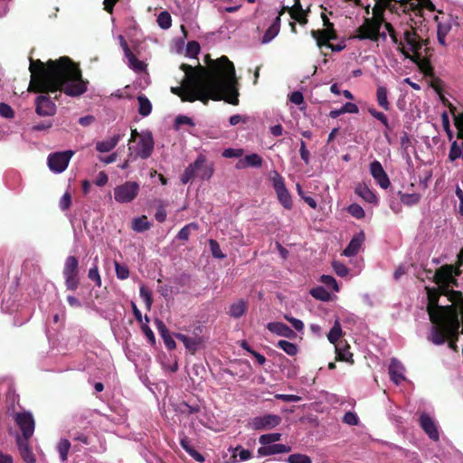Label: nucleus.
I'll return each instance as SVG.
<instances>
[{"mask_svg":"<svg viewBox=\"0 0 463 463\" xmlns=\"http://www.w3.org/2000/svg\"><path fill=\"white\" fill-rule=\"evenodd\" d=\"M180 68L184 77L181 86L172 87L171 92L183 101L200 100L207 104L210 99H223L232 105L239 104L235 68L226 56L211 60L207 68L187 64Z\"/></svg>","mask_w":463,"mask_h":463,"instance_id":"f257e3e1","label":"nucleus"},{"mask_svg":"<svg viewBox=\"0 0 463 463\" xmlns=\"http://www.w3.org/2000/svg\"><path fill=\"white\" fill-rule=\"evenodd\" d=\"M31 81L29 90L36 92L63 90L68 96H80L87 90L80 69L68 58L50 60L46 66L40 60H30Z\"/></svg>","mask_w":463,"mask_h":463,"instance_id":"f03ea898","label":"nucleus"},{"mask_svg":"<svg viewBox=\"0 0 463 463\" xmlns=\"http://www.w3.org/2000/svg\"><path fill=\"white\" fill-rule=\"evenodd\" d=\"M427 311L433 326H431L429 339L434 345H439L449 340V346L457 351V340L462 325L463 318L458 317V310L453 305L439 304L438 294L435 290H429V304Z\"/></svg>","mask_w":463,"mask_h":463,"instance_id":"7ed1b4c3","label":"nucleus"},{"mask_svg":"<svg viewBox=\"0 0 463 463\" xmlns=\"http://www.w3.org/2000/svg\"><path fill=\"white\" fill-rule=\"evenodd\" d=\"M380 2L383 5L384 9L388 8L392 12H395L397 14L403 13L406 14L409 12H416L420 8V0H401L397 2L396 0H389V4L385 5L381 0ZM408 17L404 15L402 21L400 23L399 26L396 30H399L400 35L403 36L404 44L406 47H403V54L406 57L410 56V53H418V52L421 49L422 43L416 33L414 29L411 24H408Z\"/></svg>","mask_w":463,"mask_h":463,"instance_id":"20e7f679","label":"nucleus"},{"mask_svg":"<svg viewBox=\"0 0 463 463\" xmlns=\"http://www.w3.org/2000/svg\"><path fill=\"white\" fill-rule=\"evenodd\" d=\"M384 7L380 2L377 0L375 5L373 8V17L366 18L364 24L358 28L356 38L360 40H372L376 42L380 37V28L383 24H384L385 29L387 30L390 37L392 42L398 44L401 47L402 52H403V47H406L405 44L400 41V31L396 30L394 25L392 23L386 22L384 18Z\"/></svg>","mask_w":463,"mask_h":463,"instance_id":"39448f33","label":"nucleus"},{"mask_svg":"<svg viewBox=\"0 0 463 463\" xmlns=\"http://www.w3.org/2000/svg\"><path fill=\"white\" fill-rule=\"evenodd\" d=\"M154 149V139L149 131L137 132V129L131 130V137L128 145V157L134 156L143 159L148 158Z\"/></svg>","mask_w":463,"mask_h":463,"instance_id":"423d86ee","label":"nucleus"},{"mask_svg":"<svg viewBox=\"0 0 463 463\" xmlns=\"http://www.w3.org/2000/svg\"><path fill=\"white\" fill-rule=\"evenodd\" d=\"M214 172L213 164H208L203 155H199L195 161L190 164L181 175V182L185 184L194 178L209 180Z\"/></svg>","mask_w":463,"mask_h":463,"instance_id":"0eeeda50","label":"nucleus"},{"mask_svg":"<svg viewBox=\"0 0 463 463\" xmlns=\"http://www.w3.org/2000/svg\"><path fill=\"white\" fill-rule=\"evenodd\" d=\"M454 270L451 266H442L434 274V281L439 286V289L434 288H426L427 298H429V290H435L438 294V303L439 304L440 295L447 297V300H449V293L453 290H449V287L456 283L454 278Z\"/></svg>","mask_w":463,"mask_h":463,"instance_id":"6e6552de","label":"nucleus"},{"mask_svg":"<svg viewBox=\"0 0 463 463\" xmlns=\"http://www.w3.org/2000/svg\"><path fill=\"white\" fill-rule=\"evenodd\" d=\"M73 155L74 152L71 150L50 154L47 158L50 170L55 174L62 173L68 167Z\"/></svg>","mask_w":463,"mask_h":463,"instance_id":"1a4fd4ad","label":"nucleus"},{"mask_svg":"<svg viewBox=\"0 0 463 463\" xmlns=\"http://www.w3.org/2000/svg\"><path fill=\"white\" fill-rule=\"evenodd\" d=\"M271 182L279 203L285 209H291L292 199L288 190L285 185L284 178L277 171H273L271 174Z\"/></svg>","mask_w":463,"mask_h":463,"instance_id":"9d476101","label":"nucleus"},{"mask_svg":"<svg viewBox=\"0 0 463 463\" xmlns=\"http://www.w3.org/2000/svg\"><path fill=\"white\" fill-rule=\"evenodd\" d=\"M139 192V184L137 182H126L114 188V199L120 203L133 201Z\"/></svg>","mask_w":463,"mask_h":463,"instance_id":"9b49d317","label":"nucleus"},{"mask_svg":"<svg viewBox=\"0 0 463 463\" xmlns=\"http://www.w3.org/2000/svg\"><path fill=\"white\" fill-rule=\"evenodd\" d=\"M62 273L67 288L76 290L79 285L78 260L74 256H69L66 259Z\"/></svg>","mask_w":463,"mask_h":463,"instance_id":"f8f14e48","label":"nucleus"},{"mask_svg":"<svg viewBox=\"0 0 463 463\" xmlns=\"http://www.w3.org/2000/svg\"><path fill=\"white\" fill-rule=\"evenodd\" d=\"M14 421L22 431L23 439H29L34 432L35 422L31 412H18L14 415Z\"/></svg>","mask_w":463,"mask_h":463,"instance_id":"ddd939ff","label":"nucleus"},{"mask_svg":"<svg viewBox=\"0 0 463 463\" xmlns=\"http://www.w3.org/2000/svg\"><path fill=\"white\" fill-rule=\"evenodd\" d=\"M281 418L275 414H266L258 416L251 420L250 427L256 430H270L278 426Z\"/></svg>","mask_w":463,"mask_h":463,"instance_id":"4468645a","label":"nucleus"},{"mask_svg":"<svg viewBox=\"0 0 463 463\" xmlns=\"http://www.w3.org/2000/svg\"><path fill=\"white\" fill-rule=\"evenodd\" d=\"M313 36L317 40V43L319 47L326 46L327 48L331 49L333 52H340L343 49H345V44L343 43H337V44H332L330 43V41L335 39V33L329 30L325 31H318V32H312Z\"/></svg>","mask_w":463,"mask_h":463,"instance_id":"2eb2a0df","label":"nucleus"},{"mask_svg":"<svg viewBox=\"0 0 463 463\" xmlns=\"http://www.w3.org/2000/svg\"><path fill=\"white\" fill-rule=\"evenodd\" d=\"M370 174L383 189L390 186V179L379 161L374 160L370 164Z\"/></svg>","mask_w":463,"mask_h":463,"instance_id":"dca6fc26","label":"nucleus"},{"mask_svg":"<svg viewBox=\"0 0 463 463\" xmlns=\"http://www.w3.org/2000/svg\"><path fill=\"white\" fill-rule=\"evenodd\" d=\"M36 113L42 117L52 116L56 112L55 104L45 95H40L35 99Z\"/></svg>","mask_w":463,"mask_h":463,"instance_id":"f3484780","label":"nucleus"},{"mask_svg":"<svg viewBox=\"0 0 463 463\" xmlns=\"http://www.w3.org/2000/svg\"><path fill=\"white\" fill-rule=\"evenodd\" d=\"M175 337L193 354L202 348L204 344L203 337L200 335L188 336L183 334H176Z\"/></svg>","mask_w":463,"mask_h":463,"instance_id":"a211bd4d","label":"nucleus"},{"mask_svg":"<svg viewBox=\"0 0 463 463\" xmlns=\"http://www.w3.org/2000/svg\"><path fill=\"white\" fill-rule=\"evenodd\" d=\"M404 373L405 368L403 364L396 358H392L389 365V374L391 380L395 384H400L402 382L405 380Z\"/></svg>","mask_w":463,"mask_h":463,"instance_id":"6ab92c4d","label":"nucleus"},{"mask_svg":"<svg viewBox=\"0 0 463 463\" xmlns=\"http://www.w3.org/2000/svg\"><path fill=\"white\" fill-rule=\"evenodd\" d=\"M420 427L427 433L430 439L433 440L439 439V431L435 421L428 414L422 413L420 417Z\"/></svg>","mask_w":463,"mask_h":463,"instance_id":"aec40b11","label":"nucleus"},{"mask_svg":"<svg viewBox=\"0 0 463 463\" xmlns=\"http://www.w3.org/2000/svg\"><path fill=\"white\" fill-rule=\"evenodd\" d=\"M286 6H283L282 9L279 12V14L274 19L273 23L269 25V27L266 30L263 37L262 43H270L279 33L280 30V16L284 14Z\"/></svg>","mask_w":463,"mask_h":463,"instance_id":"412c9836","label":"nucleus"},{"mask_svg":"<svg viewBox=\"0 0 463 463\" xmlns=\"http://www.w3.org/2000/svg\"><path fill=\"white\" fill-rule=\"evenodd\" d=\"M291 451V447L285 444H271L258 449L259 457H267L276 454H284Z\"/></svg>","mask_w":463,"mask_h":463,"instance_id":"4be33fe9","label":"nucleus"},{"mask_svg":"<svg viewBox=\"0 0 463 463\" xmlns=\"http://www.w3.org/2000/svg\"><path fill=\"white\" fill-rule=\"evenodd\" d=\"M29 439H23L19 435L16 437V443L21 457L26 463H35V458L28 442Z\"/></svg>","mask_w":463,"mask_h":463,"instance_id":"5701e85b","label":"nucleus"},{"mask_svg":"<svg viewBox=\"0 0 463 463\" xmlns=\"http://www.w3.org/2000/svg\"><path fill=\"white\" fill-rule=\"evenodd\" d=\"M267 328L273 334L280 336L293 338L295 337V332L286 324L282 322H270L268 323Z\"/></svg>","mask_w":463,"mask_h":463,"instance_id":"b1692460","label":"nucleus"},{"mask_svg":"<svg viewBox=\"0 0 463 463\" xmlns=\"http://www.w3.org/2000/svg\"><path fill=\"white\" fill-rule=\"evenodd\" d=\"M354 192L359 197H361L366 203H372L374 205L378 204L377 195L366 184H357L355 186Z\"/></svg>","mask_w":463,"mask_h":463,"instance_id":"393cba45","label":"nucleus"},{"mask_svg":"<svg viewBox=\"0 0 463 463\" xmlns=\"http://www.w3.org/2000/svg\"><path fill=\"white\" fill-rule=\"evenodd\" d=\"M123 136L122 133H117L108 139L99 141L96 144V149L100 153L109 152L116 147Z\"/></svg>","mask_w":463,"mask_h":463,"instance_id":"a878e982","label":"nucleus"},{"mask_svg":"<svg viewBox=\"0 0 463 463\" xmlns=\"http://www.w3.org/2000/svg\"><path fill=\"white\" fill-rule=\"evenodd\" d=\"M364 241V234L360 232L354 236L347 247L344 250L343 254L346 257H353L358 253Z\"/></svg>","mask_w":463,"mask_h":463,"instance_id":"bb28decb","label":"nucleus"},{"mask_svg":"<svg viewBox=\"0 0 463 463\" xmlns=\"http://www.w3.org/2000/svg\"><path fill=\"white\" fill-rule=\"evenodd\" d=\"M452 28V22L451 20H446L439 22L438 28H437V38L438 42L440 45L446 46V37L449 33Z\"/></svg>","mask_w":463,"mask_h":463,"instance_id":"cd10ccee","label":"nucleus"},{"mask_svg":"<svg viewBox=\"0 0 463 463\" xmlns=\"http://www.w3.org/2000/svg\"><path fill=\"white\" fill-rule=\"evenodd\" d=\"M286 10L289 11L292 19L303 24L307 23L306 14L302 9L299 0H295L294 5L291 8L286 7Z\"/></svg>","mask_w":463,"mask_h":463,"instance_id":"c85d7f7f","label":"nucleus"},{"mask_svg":"<svg viewBox=\"0 0 463 463\" xmlns=\"http://www.w3.org/2000/svg\"><path fill=\"white\" fill-rule=\"evenodd\" d=\"M376 101L384 110L391 109V104L388 100V90L385 86H378L376 89Z\"/></svg>","mask_w":463,"mask_h":463,"instance_id":"c756f323","label":"nucleus"},{"mask_svg":"<svg viewBox=\"0 0 463 463\" xmlns=\"http://www.w3.org/2000/svg\"><path fill=\"white\" fill-rule=\"evenodd\" d=\"M262 165V158L258 154H250L246 156L243 160H241L237 164V168H242L245 166L260 167Z\"/></svg>","mask_w":463,"mask_h":463,"instance_id":"7c9ffc66","label":"nucleus"},{"mask_svg":"<svg viewBox=\"0 0 463 463\" xmlns=\"http://www.w3.org/2000/svg\"><path fill=\"white\" fill-rule=\"evenodd\" d=\"M126 58L128 59V65L130 69L135 71L136 72H142L146 70V64L139 61L132 52L129 51L125 53Z\"/></svg>","mask_w":463,"mask_h":463,"instance_id":"2f4dec72","label":"nucleus"},{"mask_svg":"<svg viewBox=\"0 0 463 463\" xmlns=\"http://www.w3.org/2000/svg\"><path fill=\"white\" fill-rule=\"evenodd\" d=\"M247 310V303L240 299L230 307L229 315L234 318H239L245 314Z\"/></svg>","mask_w":463,"mask_h":463,"instance_id":"473e14b6","label":"nucleus"},{"mask_svg":"<svg viewBox=\"0 0 463 463\" xmlns=\"http://www.w3.org/2000/svg\"><path fill=\"white\" fill-rule=\"evenodd\" d=\"M182 448L196 461L203 462L204 461V457L200 454L197 450H195L193 446L190 444V441L187 438H183L180 441Z\"/></svg>","mask_w":463,"mask_h":463,"instance_id":"72a5a7b5","label":"nucleus"},{"mask_svg":"<svg viewBox=\"0 0 463 463\" xmlns=\"http://www.w3.org/2000/svg\"><path fill=\"white\" fill-rule=\"evenodd\" d=\"M138 102V113L142 117H147L152 110V104L145 95H139L137 97Z\"/></svg>","mask_w":463,"mask_h":463,"instance_id":"f704fd0d","label":"nucleus"},{"mask_svg":"<svg viewBox=\"0 0 463 463\" xmlns=\"http://www.w3.org/2000/svg\"><path fill=\"white\" fill-rule=\"evenodd\" d=\"M277 346L282 349L287 354L293 356L298 352V348L296 344L288 342L287 340H279Z\"/></svg>","mask_w":463,"mask_h":463,"instance_id":"c9c22d12","label":"nucleus"},{"mask_svg":"<svg viewBox=\"0 0 463 463\" xmlns=\"http://www.w3.org/2000/svg\"><path fill=\"white\" fill-rule=\"evenodd\" d=\"M342 335V328L338 320H336L330 329L327 339L331 344H335Z\"/></svg>","mask_w":463,"mask_h":463,"instance_id":"e433bc0d","label":"nucleus"},{"mask_svg":"<svg viewBox=\"0 0 463 463\" xmlns=\"http://www.w3.org/2000/svg\"><path fill=\"white\" fill-rule=\"evenodd\" d=\"M132 228L134 231L137 232H142L150 228V223L148 222L146 216H142L139 218H136L133 221Z\"/></svg>","mask_w":463,"mask_h":463,"instance_id":"4c0bfd02","label":"nucleus"},{"mask_svg":"<svg viewBox=\"0 0 463 463\" xmlns=\"http://www.w3.org/2000/svg\"><path fill=\"white\" fill-rule=\"evenodd\" d=\"M281 434L280 433H269V434H263L259 438V442L262 446H269L273 444L274 442H277L280 440Z\"/></svg>","mask_w":463,"mask_h":463,"instance_id":"58836bf2","label":"nucleus"},{"mask_svg":"<svg viewBox=\"0 0 463 463\" xmlns=\"http://www.w3.org/2000/svg\"><path fill=\"white\" fill-rule=\"evenodd\" d=\"M70 448H71V443L67 439H62L59 441L57 449H58L60 458L62 462H65L67 460V456H68Z\"/></svg>","mask_w":463,"mask_h":463,"instance_id":"ea45409f","label":"nucleus"},{"mask_svg":"<svg viewBox=\"0 0 463 463\" xmlns=\"http://www.w3.org/2000/svg\"><path fill=\"white\" fill-rule=\"evenodd\" d=\"M157 24L164 30L169 29L172 25L170 14L166 11L161 12L157 16Z\"/></svg>","mask_w":463,"mask_h":463,"instance_id":"a19ab883","label":"nucleus"},{"mask_svg":"<svg viewBox=\"0 0 463 463\" xmlns=\"http://www.w3.org/2000/svg\"><path fill=\"white\" fill-rule=\"evenodd\" d=\"M310 294L313 298L322 300L328 301L331 298L330 293L323 287H317L310 290Z\"/></svg>","mask_w":463,"mask_h":463,"instance_id":"79ce46f5","label":"nucleus"},{"mask_svg":"<svg viewBox=\"0 0 463 463\" xmlns=\"http://www.w3.org/2000/svg\"><path fill=\"white\" fill-rule=\"evenodd\" d=\"M140 297L146 304V307L149 310L153 304L152 292L145 285L140 286Z\"/></svg>","mask_w":463,"mask_h":463,"instance_id":"37998d69","label":"nucleus"},{"mask_svg":"<svg viewBox=\"0 0 463 463\" xmlns=\"http://www.w3.org/2000/svg\"><path fill=\"white\" fill-rule=\"evenodd\" d=\"M232 457L234 458H239L240 461H245L250 459L252 456L249 449H243L241 446H237L233 450Z\"/></svg>","mask_w":463,"mask_h":463,"instance_id":"c03bdc74","label":"nucleus"},{"mask_svg":"<svg viewBox=\"0 0 463 463\" xmlns=\"http://www.w3.org/2000/svg\"><path fill=\"white\" fill-rule=\"evenodd\" d=\"M197 230L198 224L195 222H191L185 226H184L178 232L177 238L182 241H187L190 236L191 230Z\"/></svg>","mask_w":463,"mask_h":463,"instance_id":"a18cd8bd","label":"nucleus"},{"mask_svg":"<svg viewBox=\"0 0 463 463\" xmlns=\"http://www.w3.org/2000/svg\"><path fill=\"white\" fill-rule=\"evenodd\" d=\"M347 212L354 218L361 220L365 216L364 210L358 203H352L348 206Z\"/></svg>","mask_w":463,"mask_h":463,"instance_id":"49530a36","label":"nucleus"},{"mask_svg":"<svg viewBox=\"0 0 463 463\" xmlns=\"http://www.w3.org/2000/svg\"><path fill=\"white\" fill-rule=\"evenodd\" d=\"M320 281L327 288H331L334 292L339 291L338 284L334 277L330 275H322Z\"/></svg>","mask_w":463,"mask_h":463,"instance_id":"de8ad7c7","label":"nucleus"},{"mask_svg":"<svg viewBox=\"0 0 463 463\" xmlns=\"http://www.w3.org/2000/svg\"><path fill=\"white\" fill-rule=\"evenodd\" d=\"M462 154H463V151H462L461 147L458 146V142L455 140L452 141L450 150L449 153V159L451 162H453V161L457 160L458 158L461 157Z\"/></svg>","mask_w":463,"mask_h":463,"instance_id":"09e8293b","label":"nucleus"},{"mask_svg":"<svg viewBox=\"0 0 463 463\" xmlns=\"http://www.w3.org/2000/svg\"><path fill=\"white\" fill-rule=\"evenodd\" d=\"M288 463H312L311 458L305 455L300 453H295L291 454L288 459Z\"/></svg>","mask_w":463,"mask_h":463,"instance_id":"8fccbe9b","label":"nucleus"},{"mask_svg":"<svg viewBox=\"0 0 463 463\" xmlns=\"http://www.w3.org/2000/svg\"><path fill=\"white\" fill-rule=\"evenodd\" d=\"M368 112L370 113V115L374 118L375 119L379 120L384 127L388 128L389 127V124H388V118L386 117V115L381 111H378L376 109L374 108H369L368 109Z\"/></svg>","mask_w":463,"mask_h":463,"instance_id":"3c124183","label":"nucleus"},{"mask_svg":"<svg viewBox=\"0 0 463 463\" xmlns=\"http://www.w3.org/2000/svg\"><path fill=\"white\" fill-rule=\"evenodd\" d=\"M209 245L212 254L214 258L222 260L226 257L225 254L222 253L219 243L215 240L211 239L209 241Z\"/></svg>","mask_w":463,"mask_h":463,"instance_id":"603ef678","label":"nucleus"},{"mask_svg":"<svg viewBox=\"0 0 463 463\" xmlns=\"http://www.w3.org/2000/svg\"><path fill=\"white\" fill-rule=\"evenodd\" d=\"M451 302L450 305L458 306L463 311V296L459 291H452L449 293V300Z\"/></svg>","mask_w":463,"mask_h":463,"instance_id":"864d4df0","label":"nucleus"},{"mask_svg":"<svg viewBox=\"0 0 463 463\" xmlns=\"http://www.w3.org/2000/svg\"><path fill=\"white\" fill-rule=\"evenodd\" d=\"M332 268L334 271L336 273V275L342 278L347 276L349 271L348 268L345 264L337 260H334L332 262Z\"/></svg>","mask_w":463,"mask_h":463,"instance_id":"5fc2aeb1","label":"nucleus"},{"mask_svg":"<svg viewBox=\"0 0 463 463\" xmlns=\"http://www.w3.org/2000/svg\"><path fill=\"white\" fill-rule=\"evenodd\" d=\"M115 271L117 278L119 279H126L129 276L128 268L126 265H121L118 262H115Z\"/></svg>","mask_w":463,"mask_h":463,"instance_id":"6e6d98bb","label":"nucleus"},{"mask_svg":"<svg viewBox=\"0 0 463 463\" xmlns=\"http://www.w3.org/2000/svg\"><path fill=\"white\" fill-rule=\"evenodd\" d=\"M200 49L199 43L195 41H192L187 43L185 52L189 57L194 58L200 52Z\"/></svg>","mask_w":463,"mask_h":463,"instance_id":"4d7b16f0","label":"nucleus"},{"mask_svg":"<svg viewBox=\"0 0 463 463\" xmlns=\"http://www.w3.org/2000/svg\"><path fill=\"white\" fill-rule=\"evenodd\" d=\"M88 277L90 280L94 281L98 287L101 286V278L96 264L89 269Z\"/></svg>","mask_w":463,"mask_h":463,"instance_id":"13d9d810","label":"nucleus"},{"mask_svg":"<svg viewBox=\"0 0 463 463\" xmlns=\"http://www.w3.org/2000/svg\"><path fill=\"white\" fill-rule=\"evenodd\" d=\"M401 200L406 205H413L420 201V195L417 194H405L402 195Z\"/></svg>","mask_w":463,"mask_h":463,"instance_id":"bf43d9fd","label":"nucleus"},{"mask_svg":"<svg viewBox=\"0 0 463 463\" xmlns=\"http://www.w3.org/2000/svg\"><path fill=\"white\" fill-rule=\"evenodd\" d=\"M343 421L350 426H356L359 423V419L354 412L347 411L343 417Z\"/></svg>","mask_w":463,"mask_h":463,"instance_id":"052dcab7","label":"nucleus"},{"mask_svg":"<svg viewBox=\"0 0 463 463\" xmlns=\"http://www.w3.org/2000/svg\"><path fill=\"white\" fill-rule=\"evenodd\" d=\"M455 125L458 128V137L462 139L460 147L463 151V115L455 117Z\"/></svg>","mask_w":463,"mask_h":463,"instance_id":"680f3d73","label":"nucleus"},{"mask_svg":"<svg viewBox=\"0 0 463 463\" xmlns=\"http://www.w3.org/2000/svg\"><path fill=\"white\" fill-rule=\"evenodd\" d=\"M0 115L5 118H14V110L13 109L5 103H0Z\"/></svg>","mask_w":463,"mask_h":463,"instance_id":"e2e57ef3","label":"nucleus"},{"mask_svg":"<svg viewBox=\"0 0 463 463\" xmlns=\"http://www.w3.org/2000/svg\"><path fill=\"white\" fill-rule=\"evenodd\" d=\"M284 318L292 325V326L294 327L295 330L299 332L304 329V324L301 320L292 317L288 315H285Z\"/></svg>","mask_w":463,"mask_h":463,"instance_id":"0e129e2a","label":"nucleus"},{"mask_svg":"<svg viewBox=\"0 0 463 463\" xmlns=\"http://www.w3.org/2000/svg\"><path fill=\"white\" fill-rule=\"evenodd\" d=\"M242 154H243L242 149L227 148V149H224V151L222 152V156H224L226 158H235V157L241 156Z\"/></svg>","mask_w":463,"mask_h":463,"instance_id":"69168bd1","label":"nucleus"},{"mask_svg":"<svg viewBox=\"0 0 463 463\" xmlns=\"http://www.w3.org/2000/svg\"><path fill=\"white\" fill-rule=\"evenodd\" d=\"M275 398L287 402H298L301 401V397L295 394H276Z\"/></svg>","mask_w":463,"mask_h":463,"instance_id":"338daca9","label":"nucleus"},{"mask_svg":"<svg viewBox=\"0 0 463 463\" xmlns=\"http://www.w3.org/2000/svg\"><path fill=\"white\" fill-rule=\"evenodd\" d=\"M335 350H336L337 357L339 360L345 361V362H349L351 360L352 354L348 350H346V349L341 350L337 346L335 347Z\"/></svg>","mask_w":463,"mask_h":463,"instance_id":"774afa93","label":"nucleus"}]
</instances>
